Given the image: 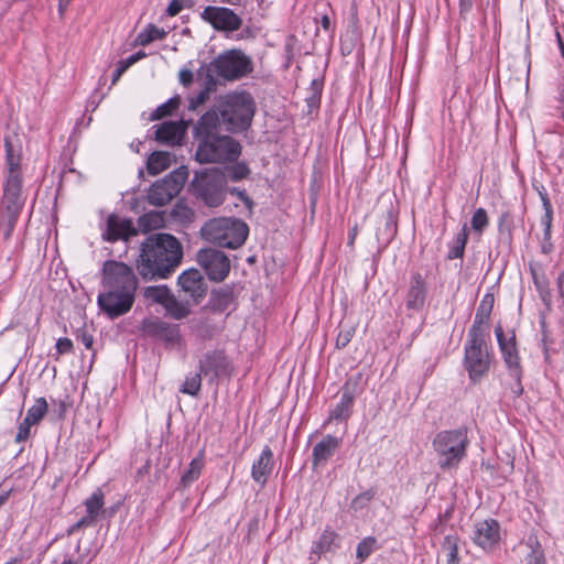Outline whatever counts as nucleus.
I'll return each mask as SVG.
<instances>
[{"instance_id": "nucleus-1", "label": "nucleus", "mask_w": 564, "mask_h": 564, "mask_svg": "<svg viewBox=\"0 0 564 564\" xmlns=\"http://www.w3.org/2000/svg\"><path fill=\"white\" fill-rule=\"evenodd\" d=\"M100 310L111 319L127 314L133 306L138 278L123 262L108 260L102 267Z\"/></svg>"}, {"instance_id": "nucleus-2", "label": "nucleus", "mask_w": 564, "mask_h": 564, "mask_svg": "<svg viewBox=\"0 0 564 564\" xmlns=\"http://www.w3.org/2000/svg\"><path fill=\"white\" fill-rule=\"evenodd\" d=\"M4 148L6 164L0 199V231H2L6 239H9L24 205L22 195L23 173L20 150H15L9 138L4 140Z\"/></svg>"}, {"instance_id": "nucleus-3", "label": "nucleus", "mask_w": 564, "mask_h": 564, "mask_svg": "<svg viewBox=\"0 0 564 564\" xmlns=\"http://www.w3.org/2000/svg\"><path fill=\"white\" fill-rule=\"evenodd\" d=\"M183 248L170 234H154L141 245L138 270L144 279H166L181 264Z\"/></svg>"}, {"instance_id": "nucleus-4", "label": "nucleus", "mask_w": 564, "mask_h": 564, "mask_svg": "<svg viewBox=\"0 0 564 564\" xmlns=\"http://www.w3.org/2000/svg\"><path fill=\"white\" fill-rule=\"evenodd\" d=\"M217 121L214 112H206L195 126V138L198 140L195 158L199 163L234 162L241 153L239 142L217 133Z\"/></svg>"}, {"instance_id": "nucleus-5", "label": "nucleus", "mask_w": 564, "mask_h": 564, "mask_svg": "<svg viewBox=\"0 0 564 564\" xmlns=\"http://www.w3.org/2000/svg\"><path fill=\"white\" fill-rule=\"evenodd\" d=\"M256 105L249 93H230L219 98L217 105L208 112L218 119L217 126L229 132L243 131L251 124Z\"/></svg>"}, {"instance_id": "nucleus-6", "label": "nucleus", "mask_w": 564, "mask_h": 564, "mask_svg": "<svg viewBox=\"0 0 564 564\" xmlns=\"http://www.w3.org/2000/svg\"><path fill=\"white\" fill-rule=\"evenodd\" d=\"M248 232L247 224L237 218H214L202 228V236L205 240L229 249L242 246Z\"/></svg>"}, {"instance_id": "nucleus-7", "label": "nucleus", "mask_w": 564, "mask_h": 564, "mask_svg": "<svg viewBox=\"0 0 564 564\" xmlns=\"http://www.w3.org/2000/svg\"><path fill=\"white\" fill-rule=\"evenodd\" d=\"M199 68L203 75L209 74L216 79L236 80L251 70V61L241 50L232 48L223 52Z\"/></svg>"}, {"instance_id": "nucleus-8", "label": "nucleus", "mask_w": 564, "mask_h": 564, "mask_svg": "<svg viewBox=\"0 0 564 564\" xmlns=\"http://www.w3.org/2000/svg\"><path fill=\"white\" fill-rule=\"evenodd\" d=\"M466 430L443 431L433 440V447L437 454L438 465L442 469L456 467L466 455L468 445Z\"/></svg>"}, {"instance_id": "nucleus-9", "label": "nucleus", "mask_w": 564, "mask_h": 564, "mask_svg": "<svg viewBox=\"0 0 564 564\" xmlns=\"http://www.w3.org/2000/svg\"><path fill=\"white\" fill-rule=\"evenodd\" d=\"M192 186L207 206L217 207L225 199L227 175L219 169H204L195 173Z\"/></svg>"}, {"instance_id": "nucleus-10", "label": "nucleus", "mask_w": 564, "mask_h": 564, "mask_svg": "<svg viewBox=\"0 0 564 564\" xmlns=\"http://www.w3.org/2000/svg\"><path fill=\"white\" fill-rule=\"evenodd\" d=\"M188 177V171L182 166L165 177L156 181L148 191V202L153 206H164L170 203L183 188Z\"/></svg>"}, {"instance_id": "nucleus-11", "label": "nucleus", "mask_w": 564, "mask_h": 564, "mask_svg": "<svg viewBox=\"0 0 564 564\" xmlns=\"http://www.w3.org/2000/svg\"><path fill=\"white\" fill-rule=\"evenodd\" d=\"M465 366L473 381L481 379L489 370L490 356L485 337H480L475 329L465 346Z\"/></svg>"}, {"instance_id": "nucleus-12", "label": "nucleus", "mask_w": 564, "mask_h": 564, "mask_svg": "<svg viewBox=\"0 0 564 564\" xmlns=\"http://www.w3.org/2000/svg\"><path fill=\"white\" fill-rule=\"evenodd\" d=\"M196 260L212 281L221 282L229 274V258L220 250L213 248L202 249L197 252Z\"/></svg>"}, {"instance_id": "nucleus-13", "label": "nucleus", "mask_w": 564, "mask_h": 564, "mask_svg": "<svg viewBox=\"0 0 564 564\" xmlns=\"http://www.w3.org/2000/svg\"><path fill=\"white\" fill-rule=\"evenodd\" d=\"M198 369L210 382L229 376L231 365L223 350L214 349L204 352L198 358Z\"/></svg>"}, {"instance_id": "nucleus-14", "label": "nucleus", "mask_w": 564, "mask_h": 564, "mask_svg": "<svg viewBox=\"0 0 564 564\" xmlns=\"http://www.w3.org/2000/svg\"><path fill=\"white\" fill-rule=\"evenodd\" d=\"M202 18L210 23L215 30L227 33L238 31L242 25V19L229 8L206 7Z\"/></svg>"}, {"instance_id": "nucleus-15", "label": "nucleus", "mask_w": 564, "mask_h": 564, "mask_svg": "<svg viewBox=\"0 0 564 564\" xmlns=\"http://www.w3.org/2000/svg\"><path fill=\"white\" fill-rule=\"evenodd\" d=\"M178 285L182 291L194 301V303H198L207 292L206 282L197 269L184 271L178 276Z\"/></svg>"}, {"instance_id": "nucleus-16", "label": "nucleus", "mask_w": 564, "mask_h": 564, "mask_svg": "<svg viewBox=\"0 0 564 564\" xmlns=\"http://www.w3.org/2000/svg\"><path fill=\"white\" fill-rule=\"evenodd\" d=\"M142 330L147 335L159 338L170 345H174L181 339L178 326L171 325L160 318L144 319Z\"/></svg>"}, {"instance_id": "nucleus-17", "label": "nucleus", "mask_w": 564, "mask_h": 564, "mask_svg": "<svg viewBox=\"0 0 564 564\" xmlns=\"http://www.w3.org/2000/svg\"><path fill=\"white\" fill-rule=\"evenodd\" d=\"M500 539L499 524L497 521L484 520L477 522L473 531V541L484 550L491 549Z\"/></svg>"}, {"instance_id": "nucleus-18", "label": "nucleus", "mask_w": 564, "mask_h": 564, "mask_svg": "<svg viewBox=\"0 0 564 564\" xmlns=\"http://www.w3.org/2000/svg\"><path fill=\"white\" fill-rule=\"evenodd\" d=\"M427 286L420 273H414L411 276L409 289L405 297V305L408 310L419 312L423 308L426 300Z\"/></svg>"}, {"instance_id": "nucleus-19", "label": "nucleus", "mask_w": 564, "mask_h": 564, "mask_svg": "<svg viewBox=\"0 0 564 564\" xmlns=\"http://www.w3.org/2000/svg\"><path fill=\"white\" fill-rule=\"evenodd\" d=\"M340 443L341 440L333 435H326L318 443H316L313 447L312 454L313 467L325 465L339 448Z\"/></svg>"}, {"instance_id": "nucleus-20", "label": "nucleus", "mask_w": 564, "mask_h": 564, "mask_svg": "<svg viewBox=\"0 0 564 564\" xmlns=\"http://www.w3.org/2000/svg\"><path fill=\"white\" fill-rule=\"evenodd\" d=\"M137 230L133 228L131 220L119 219L111 215L107 220L106 239L109 241H116L119 239L128 240L131 236H134Z\"/></svg>"}, {"instance_id": "nucleus-21", "label": "nucleus", "mask_w": 564, "mask_h": 564, "mask_svg": "<svg viewBox=\"0 0 564 564\" xmlns=\"http://www.w3.org/2000/svg\"><path fill=\"white\" fill-rule=\"evenodd\" d=\"M356 382L347 381L338 404L330 411L328 420H347L351 414Z\"/></svg>"}, {"instance_id": "nucleus-22", "label": "nucleus", "mask_w": 564, "mask_h": 564, "mask_svg": "<svg viewBox=\"0 0 564 564\" xmlns=\"http://www.w3.org/2000/svg\"><path fill=\"white\" fill-rule=\"evenodd\" d=\"M273 468V453L269 446H265L257 460L253 462L251 468L252 479L264 485Z\"/></svg>"}, {"instance_id": "nucleus-23", "label": "nucleus", "mask_w": 564, "mask_h": 564, "mask_svg": "<svg viewBox=\"0 0 564 564\" xmlns=\"http://www.w3.org/2000/svg\"><path fill=\"white\" fill-rule=\"evenodd\" d=\"M495 333L507 366L511 369L518 370L519 357L516 348L514 336L512 335L510 338H506L500 325L496 327Z\"/></svg>"}, {"instance_id": "nucleus-24", "label": "nucleus", "mask_w": 564, "mask_h": 564, "mask_svg": "<svg viewBox=\"0 0 564 564\" xmlns=\"http://www.w3.org/2000/svg\"><path fill=\"white\" fill-rule=\"evenodd\" d=\"M339 545V535L333 530H325L313 543L310 560L317 561L322 554L335 552Z\"/></svg>"}, {"instance_id": "nucleus-25", "label": "nucleus", "mask_w": 564, "mask_h": 564, "mask_svg": "<svg viewBox=\"0 0 564 564\" xmlns=\"http://www.w3.org/2000/svg\"><path fill=\"white\" fill-rule=\"evenodd\" d=\"M185 133V128L174 121H166L161 123L155 131V139L160 142L175 145L181 142Z\"/></svg>"}, {"instance_id": "nucleus-26", "label": "nucleus", "mask_w": 564, "mask_h": 564, "mask_svg": "<svg viewBox=\"0 0 564 564\" xmlns=\"http://www.w3.org/2000/svg\"><path fill=\"white\" fill-rule=\"evenodd\" d=\"M197 77L198 80L203 83L204 89L200 90L196 96L189 98L188 108L191 110H196L198 107L204 105L208 100L209 95L216 89L218 83V80L213 78L212 75L200 74V68L197 70Z\"/></svg>"}, {"instance_id": "nucleus-27", "label": "nucleus", "mask_w": 564, "mask_h": 564, "mask_svg": "<svg viewBox=\"0 0 564 564\" xmlns=\"http://www.w3.org/2000/svg\"><path fill=\"white\" fill-rule=\"evenodd\" d=\"M494 299L491 295H486L482 300L480 306L477 310L474 324L468 330V336H471L473 330L475 329L480 337H485V332L482 329V325L488 321L491 308H492Z\"/></svg>"}, {"instance_id": "nucleus-28", "label": "nucleus", "mask_w": 564, "mask_h": 564, "mask_svg": "<svg viewBox=\"0 0 564 564\" xmlns=\"http://www.w3.org/2000/svg\"><path fill=\"white\" fill-rule=\"evenodd\" d=\"M104 503V492L98 488L85 500L87 519H90L95 523L100 514H105L106 510L102 509Z\"/></svg>"}, {"instance_id": "nucleus-29", "label": "nucleus", "mask_w": 564, "mask_h": 564, "mask_svg": "<svg viewBox=\"0 0 564 564\" xmlns=\"http://www.w3.org/2000/svg\"><path fill=\"white\" fill-rule=\"evenodd\" d=\"M172 163V154L170 152H153L148 159V172L156 175L169 169Z\"/></svg>"}, {"instance_id": "nucleus-30", "label": "nucleus", "mask_w": 564, "mask_h": 564, "mask_svg": "<svg viewBox=\"0 0 564 564\" xmlns=\"http://www.w3.org/2000/svg\"><path fill=\"white\" fill-rule=\"evenodd\" d=\"M204 467L203 455L199 454L197 457L192 459L187 470L181 477V486L188 487L195 480H197L202 474Z\"/></svg>"}, {"instance_id": "nucleus-31", "label": "nucleus", "mask_w": 564, "mask_h": 564, "mask_svg": "<svg viewBox=\"0 0 564 564\" xmlns=\"http://www.w3.org/2000/svg\"><path fill=\"white\" fill-rule=\"evenodd\" d=\"M163 307L174 319H183L188 316L191 312L188 303L178 301L172 293Z\"/></svg>"}, {"instance_id": "nucleus-32", "label": "nucleus", "mask_w": 564, "mask_h": 564, "mask_svg": "<svg viewBox=\"0 0 564 564\" xmlns=\"http://www.w3.org/2000/svg\"><path fill=\"white\" fill-rule=\"evenodd\" d=\"M527 546L530 549V552L525 555V564H545L541 544L535 535H530L528 538Z\"/></svg>"}, {"instance_id": "nucleus-33", "label": "nucleus", "mask_w": 564, "mask_h": 564, "mask_svg": "<svg viewBox=\"0 0 564 564\" xmlns=\"http://www.w3.org/2000/svg\"><path fill=\"white\" fill-rule=\"evenodd\" d=\"M164 223L163 216L159 212H151L142 215L138 219V227L143 232L151 231L162 227Z\"/></svg>"}, {"instance_id": "nucleus-34", "label": "nucleus", "mask_w": 564, "mask_h": 564, "mask_svg": "<svg viewBox=\"0 0 564 564\" xmlns=\"http://www.w3.org/2000/svg\"><path fill=\"white\" fill-rule=\"evenodd\" d=\"M165 35L166 32L163 29H159L158 26L150 24L147 29L138 34L135 43L145 46L155 40L165 37Z\"/></svg>"}, {"instance_id": "nucleus-35", "label": "nucleus", "mask_w": 564, "mask_h": 564, "mask_svg": "<svg viewBox=\"0 0 564 564\" xmlns=\"http://www.w3.org/2000/svg\"><path fill=\"white\" fill-rule=\"evenodd\" d=\"M171 292L165 285L148 286L143 291V295L147 300L161 304L162 306H164Z\"/></svg>"}, {"instance_id": "nucleus-36", "label": "nucleus", "mask_w": 564, "mask_h": 564, "mask_svg": "<svg viewBox=\"0 0 564 564\" xmlns=\"http://www.w3.org/2000/svg\"><path fill=\"white\" fill-rule=\"evenodd\" d=\"M202 376L204 375L200 371L187 375L180 391L192 397L197 395L202 387Z\"/></svg>"}, {"instance_id": "nucleus-37", "label": "nucleus", "mask_w": 564, "mask_h": 564, "mask_svg": "<svg viewBox=\"0 0 564 564\" xmlns=\"http://www.w3.org/2000/svg\"><path fill=\"white\" fill-rule=\"evenodd\" d=\"M47 412V402L44 398H37L28 410L25 419L34 425L39 424Z\"/></svg>"}, {"instance_id": "nucleus-38", "label": "nucleus", "mask_w": 564, "mask_h": 564, "mask_svg": "<svg viewBox=\"0 0 564 564\" xmlns=\"http://www.w3.org/2000/svg\"><path fill=\"white\" fill-rule=\"evenodd\" d=\"M442 552L447 557V564H458L457 538L455 535H446L444 538Z\"/></svg>"}, {"instance_id": "nucleus-39", "label": "nucleus", "mask_w": 564, "mask_h": 564, "mask_svg": "<svg viewBox=\"0 0 564 564\" xmlns=\"http://www.w3.org/2000/svg\"><path fill=\"white\" fill-rule=\"evenodd\" d=\"M224 172L227 175V180L229 178L235 182L243 180L250 174L249 167L242 162L227 167Z\"/></svg>"}, {"instance_id": "nucleus-40", "label": "nucleus", "mask_w": 564, "mask_h": 564, "mask_svg": "<svg viewBox=\"0 0 564 564\" xmlns=\"http://www.w3.org/2000/svg\"><path fill=\"white\" fill-rule=\"evenodd\" d=\"M488 216L487 212L484 208H478L475 210L471 217V228L474 231L481 234L485 228L488 226Z\"/></svg>"}, {"instance_id": "nucleus-41", "label": "nucleus", "mask_w": 564, "mask_h": 564, "mask_svg": "<svg viewBox=\"0 0 564 564\" xmlns=\"http://www.w3.org/2000/svg\"><path fill=\"white\" fill-rule=\"evenodd\" d=\"M375 544H376V539L375 538H366L364 539L361 542H359V544L357 545V558L360 561V562H364L365 560H367L370 554L373 552V549H375Z\"/></svg>"}, {"instance_id": "nucleus-42", "label": "nucleus", "mask_w": 564, "mask_h": 564, "mask_svg": "<svg viewBox=\"0 0 564 564\" xmlns=\"http://www.w3.org/2000/svg\"><path fill=\"white\" fill-rule=\"evenodd\" d=\"M177 107H178V100L176 98H172L167 102H165L156 108V110L153 113V118L161 119V118L170 115Z\"/></svg>"}, {"instance_id": "nucleus-43", "label": "nucleus", "mask_w": 564, "mask_h": 564, "mask_svg": "<svg viewBox=\"0 0 564 564\" xmlns=\"http://www.w3.org/2000/svg\"><path fill=\"white\" fill-rule=\"evenodd\" d=\"M372 498L373 494L371 491L362 492L352 499L350 507L354 510H360L365 508Z\"/></svg>"}, {"instance_id": "nucleus-44", "label": "nucleus", "mask_w": 564, "mask_h": 564, "mask_svg": "<svg viewBox=\"0 0 564 564\" xmlns=\"http://www.w3.org/2000/svg\"><path fill=\"white\" fill-rule=\"evenodd\" d=\"M32 425H34V424L31 422H28V420L24 419L18 427V433L15 435V442H18V443L25 442L30 437Z\"/></svg>"}, {"instance_id": "nucleus-45", "label": "nucleus", "mask_w": 564, "mask_h": 564, "mask_svg": "<svg viewBox=\"0 0 564 564\" xmlns=\"http://www.w3.org/2000/svg\"><path fill=\"white\" fill-rule=\"evenodd\" d=\"M354 328L351 327H348L346 329H341L339 333H338V336H337V339H336V346L338 348H344L348 345V343L351 340L352 336H354Z\"/></svg>"}, {"instance_id": "nucleus-46", "label": "nucleus", "mask_w": 564, "mask_h": 564, "mask_svg": "<svg viewBox=\"0 0 564 564\" xmlns=\"http://www.w3.org/2000/svg\"><path fill=\"white\" fill-rule=\"evenodd\" d=\"M543 207L545 210L544 217H543V224L545 225V231L549 234L551 228V221H552V205L550 203V199L546 196H542Z\"/></svg>"}, {"instance_id": "nucleus-47", "label": "nucleus", "mask_w": 564, "mask_h": 564, "mask_svg": "<svg viewBox=\"0 0 564 564\" xmlns=\"http://www.w3.org/2000/svg\"><path fill=\"white\" fill-rule=\"evenodd\" d=\"M178 80L184 87H189L194 82L193 70L188 68H182L178 73Z\"/></svg>"}, {"instance_id": "nucleus-48", "label": "nucleus", "mask_w": 564, "mask_h": 564, "mask_svg": "<svg viewBox=\"0 0 564 564\" xmlns=\"http://www.w3.org/2000/svg\"><path fill=\"white\" fill-rule=\"evenodd\" d=\"M56 350L58 355L69 354L73 350V343L69 338H59L56 343Z\"/></svg>"}, {"instance_id": "nucleus-49", "label": "nucleus", "mask_w": 564, "mask_h": 564, "mask_svg": "<svg viewBox=\"0 0 564 564\" xmlns=\"http://www.w3.org/2000/svg\"><path fill=\"white\" fill-rule=\"evenodd\" d=\"M128 68H129L128 64H126L124 61H120L118 63L116 70L112 74L111 84L116 85L118 83V80L120 79V77L127 72Z\"/></svg>"}, {"instance_id": "nucleus-50", "label": "nucleus", "mask_w": 564, "mask_h": 564, "mask_svg": "<svg viewBox=\"0 0 564 564\" xmlns=\"http://www.w3.org/2000/svg\"><path fill=\"white\" fill-rule=\"evenodd\" d=\"M510 225H511V217L508 213H505L501 215L499 219V230L500 232H507L510 235Z\"/></svg>"}, {"instance_id": "nucleus-51", "label": "nucleus", "mask_w": 564, "mask_h": 564, "mask_svg": "<svg viewBox=\"0 0 564 564\" xmlns=\"http://www.w3.org/2000/svg\"><path fill=\"white\" fill-rule=\"evenodd\" d=\"M183 8L182 0H172L166 9V13L170 17H174L181 12Z\"/></svg>"}, {"instance_id": "nucleus-52", "label": "nucleus", "mask_w": 564, "mask_h": 564, "mask_svg": "<svg viewBox=\"0 0 564 564\" xmlns=\"http://www.w3.org/2000/svg\"><path fill=\"white\" fill-rule=\"evenodd\" d=\"M94 522L90 520V519H87V517H83L79 521H77L76 523H74L69 529H68V534H72L74 532H76L77 530H79L80 528H84V527H89V525H93Z\"/></svg>"}, {"instance_id": "nucleus-53", "label": "nucleus", "mask_w": 564, "mask_h": 564, "mask_svg": "<svg viewBox=\"0 0 564 564\" xmlns=\"http://www.w3.org/2000/svg\"><path fill=\"white\" fill-rule=\"evenodd\" d=\"M468 239V232H467V226L464 225L462 228V231L457 235L455 245L460 246L465 249V246L467 243Z\"/></svg>"}, {"instance_id": "nucleus-54", "label": "nucleus", "mask_w": 564, "mask_h": 564, "mask_svg": "<svg viewBox=\"0 0 564 564\" xmlns=\"http://www.w3.org/2000/svg\"><path fill=\"white\" fill-rule=\"evenodd\" d=\"M147 54L143 51H139L132 55H130L128 58L123 59L126 64H128L129 67H131L133 64L139 62L140 59L144 58Z\"/></svg>"}, {"instance_id": "nucleus-55", "label": "nucleus", "mask_w": 564, "mask_h": 564, "mask_svg": "<svg viewBox=\"0 0 564 564\" xmlns=\"http://www.w3.org/2000/svg\"><path fill=\"white\" fill-rule=\"evenodd\" d=\"M61 564H89V562H85L83 555H77L64 558Z\"/></svg>"}, {"instance_id": "nucleus-56", "label": "nucleus", "mask_w": 564, "mask_h": 564, "mask_svg": "<svg viewBox=\"0 0 564 564\" xmlns=\"http://www.w3.org/2000/svg\"><path fill=\"white\" fill-rule=\"evenodd\" d=\"M474 0H459V12L460 14L468 13L473 8Z\"/></svg>"}, {"instance_id": "nucleus-57", "label": "nucleus", "mask_w": 564, "mask_h": 564, "mask_svg": "<svg viewBox=\"0 0 564 564\" xmlns=\"http://www.w3.org/2000/svg\"><path fill=\"white\" fill-rule=\"evenodd\" d=\"M464 250H465V249H464L463 247H460V246H456V245H455V246L451 249V251H449V253H448V258H449V259L460 258V257H463V254H464Z\"/></svg>"}, {"instance_id": "nucleus-58", "label": "nucleus", "mask_w": 564, "mask_h": 564, "mask_svg": "<svg viewBox=\"0 0 564 564\" xmlns=\"http://www.w3.org/2000/svg\"><path fill=\"white\" fill-rule=\"evenodd\" d=\"M80 341L84 344V346L87 348V349H90L91 346H93V336L87 334V333H83L79 337Z\"/></svg>"}, {"instance_id": "nucleus-59", "label": "nucleus", "mask_w": 564, "mask_h": 564, "mask_svg": "<svg viewBox=\"0 0 564 564\" xmlns=\"http://www.w3.org/2000/svg\"><path fill=\"white\" fill-rule=\"evenodd\" d=\"M230 193L234 194V195H237L247 205L251 204L250 198L246 195V193L243 191H240V189L235 187V188L230 189Z\"/></svg>"}, {"instance_id": "nucleus-60", "label": "nucleus", "mask_w": 564, "mask_h": 564, "mask_svg": "<svg viewBox=\"0 0 564 564\" xmlns=\"http://www.w3.org/2000/svg\"><path fill=\"white\" fill-rule=\"evenodd\" d=\"M254 37V33L250 28L243 29L239 34L236 35V40H247Z\"/></svg>"}, {"instance_id": "nucleus-61", "label": "nucleus", "mask_w": 564, "mask_h": 564, "mask_svg": "<svg viewBox=\"0 0 564 564\" xmlns=\"http://www.w3.org/2000/svg\"><path fill=\"white\" fill-rule=\"evenodd\" d=\"M174 213H175V215L182 214V216L185 218H188L192 215V212L189 208L181 206V205H176Z\"/></svg>"}, {"instance_id": "nucleus-62", "label": "nucleus", "mask_w": 564, "mask_h": 564, "mask_svg": "<svg viewBox=\"0 0 564 564\" xmlns=\"http://www.w3.org/2000/svg\"><path fill=\"white\" fill-rule=\"evenodd\" d=\"M321 25L325 31H328L330 28V20L327 14H323L321 18Z\"/></svg>"}, {"instance_id": "nucleus-63", "label": "nucleus", "mask_w": 564, "mask_h": 564, "mask_svg": "<svg viewBox=\"0 0 564 564\" xmlns=\"http://www.w3.org/2000/svg\"><path fill=\"white\" fill-rule=\"evenodd\" d=\"M556 39H557V44H558V47L562 52V55L564 56V43H563V40H562V36L560 34V32H556Z\"/></svg>"}, {"instance_id": "nucleus-64", "label": "nucleus", "mask_w": 564, "mask_h": 564, "mask_svg": "<svg viewBox=\"0 0 564 564\" xmlns=\"http://www.w3.org/2000/svg\"><path fill=\"white\" fill-rule=\"evenodd\" d=\"M59 1V12L63 13L66 6L69 3L70 0H58Z\"/></svg>"}]
</instances>
